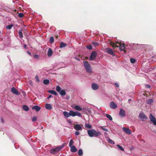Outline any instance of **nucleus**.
Masks as SVG:
<instances>
[{"mask_svg":"<svg viewBox=\"0 0 156 156\" xmlns=\"http://www.w3.org/2000/svg\"><path fill=\"white\" fill-rule=\"evenodd\" d=\"M83 63L84 66L87 72L88 73H91V69L90 64L87 62L86 61H83Z\"/></svg>","mask_w":156,"mask_h":156,"instance_id":"3","label":"nucleus"},{"mask_svg":"<svg viewBox=\"0 0 156 156\" xmlns=\"http://www.w3.org/2000/svg\"><path fill=\"white\" fill-rule=\"evenodd\" d=\"M70 151L72 152H75L77 151V149L74 146H73L70 147Z\"/></svg>","mask_w":156,"mask_h":156,"instance_id":"17","label":"nucleus"},{"mask_svg":"<svg viewBox=\"0 0 156 156\" xmlns=\"http://www.w3.org/2000/svg\"><path fill=\"white\" fill-rule=\"evenodd\" d=\"M36 80H37V82H39L40 81V80L39 79L38 76H36Z\"/></svg>","mask_w":156,"mask_h":156,"instance_id":"48","label":"nucleus"},{"mask_svg":"<svg viewBox=\"0 0 156 156\" xmlns=\"http://www.w3.org/2000/svg\"><path fill=\"white\" fill-rule=\"evenodd\" d=\"M70 116L74 117L77 116L78 117H80L81 116V115L80 113L78 112H74L73 110L70 111Z\"/></svg>","mask_w":156,"mask_h":156,"instance_id":"4","label":"nucleus"},{"mask_svg":"<svg viewBox=\"0 0 156 156\" xmlns=\"http://www.w3.org/2000/svg\"><path fill=\"white\" fill-rule=\"evenodd\" d=\"M110 44L114 48L119 47V50L121 51L124 50L125 48L124 44H121L119 42H116L115 43L110 42Z\"/></svg>","mask_w":156,"mask_h":156,"instance_id":"1","label":"nucleus"},{"mask_svg":"<svg viewBox=\"0 0 156 156\" xmlns=\"http://www.w3.org/2000/svg\"><path fill=\"white\" fill-rule=\"evenodd\" d=\"M139 117L140 119H141L142 121L143 119H147V118L143 112H140L139 115Z\"/></svg>","mask_w":156,"mask_h":156,"instance_id":"8","label":"nucleus"},{"mask_svg":"<svg viewBox=\"0 0 156 156\" xmlns=\"http://www.w3.org/2000/svg\"><path fill=\"white\" fill-rule=\"evenodd\" d=\"M86 47L87 48L90 50H91L92 48V46L91 45H89L88 46H87Z\"/></svg>","mask_w":156,"mask_h":156,"instance_id":"39","label":"nucleus"},{"mask_svg":"<svg viewBox=\"0 0 156 156\" xmlns=\"http://www.w3.org/2000/svg\"><path fill=\"white\" fill-rule=\"evenodd\" d=\"M11 92L16 95H19L20 94L19 92L14 87H12L11 89Z\"/></svg>","mask_w":156,"mask_h":156,"instance_id":"9","label":"nucleus"},{"mask_svg":"<svg viewBox=\"0 0 156 156\" xmlns=\"http://www.w3.org/2000/svg\"><path fill=\"white\" fill-rule=\"evenodd\" d=\"M68 123H71V121L70 120H68Z\"/></svg>","mask_w":156,"mask_h":156,"instance_id":"55","label":"nucleus"},{"mask_svg":"<svg viewBox=\"0 0 156 156\" xmlns=\"http://www.w3.org/2000/svg\"><path fill=\"white\" fill-rule=\"evenodd\" d=\"M50 153L51 154H54L57 152L55 150V149L53 148L51 150Z\"/></svg>","mask_w":156,"mask_h":156,"instance_id":"33","label":"nucleus"},{"mask_svg":"<svg viewBox=\"0 0 156 156\" xmlns=\"http://www.w3.org/2000/svg\"><path fill=\"white\" fill-rule=\"evenodd\" d=\"M34 57L35 58H38V55H34Z\"/></svg>","mask_w":156,"mask_h":156,"instance_id":"49","label":"nucleus"},{"mask_svg":"<svg viewBox=\"0 0 156 156\" xmlns=\"http://www.w3.org/2000/svg\"><path fill=\"white\" fill-rule=\"evenodd\" d=\"M49 83V80L48 79H45L43 80V83L44 84H48Z\"/></svg>","mask_w":156,"mask_h":156,"instance_id":"29","label":"nucleus"},{"mask_svg":"<svg viewBox=\"0 0 156 156\" xmlns=\"http://www.w3.org/2000/svg\"><path fill=\"white\" fill-rule=\"evenodd\" d=\"M22 29L20 30L18 32V34L20 37V38H22L23 37V35L22 34Z\"/></svg>","mask_w":156,"mask_h":156,"instance_id":"25","label":"nucleus"},{"mask_svg":"<svg viewBox=\"0 0 156 156\" xmlns=\"http://www.w3.org/2000/svg\"><path fill=\"white\" fill-rule=\"evenodd\" d=\"M78 154L80 156H82L83 155V151L81 149H79Z\"/></svg>","mask_w":156,"mask_h":156,"instance_id":"28","label":"nucleus"},{"mask_svg":"<svg viewBox=\"0 0 156 156\" xmlns=\"http://www.w3.org/2000/svg\"><path fill=\"white\" fill-rule=\"evenodd\" d=\"M149 117L151 121L153 123L154 125L156 126V119L151 114L150 115Z\"/></svg>","mask_w":156,"mask_h":156,"instance_id":"6","label":"nucleus"},{"mask_svg":"<svg viewBox=\"0 0 156 156\" xmlns=\"http://www.w3.org/2000/svg\"><path fill=\"white\" fill-rule=\"evenodd\" d=\"M101 128L103 129L104 131H105V132H108V129H107L105 128V127L104 126H101Z\"/></svg>","mask_w":156,"mask_h":156,"instance_id":"40","label":"nucleus"},{"mask_svg":"<svg viewBox=\"0 0 156 156\" xmlns=\"http://www.w3.org/2000/svg\"><path fill=\"white\" fill-rule=\"evenodd\" d=\"M97 55V53L96 51H93L90 55L89 60L91 61L94 60L96 57Z\"/></svg>","mask_w":156,"mask_h":156,"instance_id":"5","label":"nucleus"},{"mask_svg":"<svg viewBox=\"0 0 156 156\" xmlns=\"http://www.w3.org/2000/svg\"><path fill=\"white\" fill-rule=\"evenodd\" d=\"M64 145V144H63L62 145L60 146L59 147L54 148V149L57 152L58 151H60V150L63 147Z\"/></svg>","mask_w":156,"mask_h":156,"instance_id":"19","label":"nucleus"},{"mask_svg":"<svg viewBox=\"0 0 156 156\" xmlns=\"http://www.w3.org/2000/svg\"><path fill=\"white\" fill-rule=\"evenodd\" d=\"M45 107L46 109L48 110H51L52 108L51 105L49 104H46Z\"/></svg>","mask_w":156,"mask_h":156,"instance_id":"20","label":"nucleus"},{"mask_svg":"<svg viewBox=\"0 0 156 156\" xmlns=\"http://www.w3.org/2000/svg\"><path fill=\"white\" fill-rule=\"evenodd\" d=\"M29 83L30 84V85H32V82L31 81H29Z\"/></svg>","mask_w":156,"mask_h":156,"instance_id":"53","label":"nucleus"},{"mask_svg":"<svg viewBox=\"0 0 156 156\" xmlns=\"http://www.w3.org/2000/svg\"><path fill=\"white\" fill-rule=\"evenodd\" d=\"M59 93L62 96H64L66 94V91L64 90H61Z\"/></svg>","mask_w":156,"mask_h":156,"instance_id":"22","label":"nucleus"},{"mask_svg":"<svg viewBox=\"0 0 156 156\" xmlns=\"http://www.w3.org/2000/svg\"><path fill=\"white\" fill-rule=\"evenodd\" d=\"M82 125L76 124L74 126V129L77 131L82 130Z\"/></svg>","mask_w":156,"mask_h":156,"instance_id":"10","label":"nucleus"},{"mask_svg":"<svg viewBox=\"0 0 156 156\" xmlns=\"http://www.w3.org/2000/svg\"><path fill=\"white\" fill-rule=\"evenodd\" d=\"M108 139V141L109 143L113 144H115V142L113 141L110 139L109 138Z\"/></svg>","mask_w":156,"mask_h":156,"instance_id":"35","label":"nucleus"},{"mask_svg":"<svg viewBox=\"0 0 156 156\" xmlns=\"http://www.w3.org/2000/svg\"><path fill=\"white\" fill-rule=\"evenodd\" d=\"M23 108L25 111H28L29 110L28 107L26 105H24L23 106Z\"/></svg>","mask_w":156,"mask_h":156,"instance_id":"24","label":"nucleus"},{"mask_svg":"<svg viewBox=\"0 0 156 156\" xmlns=\"http://www.w3.org/2000/svg\"><path fill=\"white\" fill-rule=\"evenodd\" d=\"M2 121L3 122V119H2Z\"/></svg>","mask_w":156,"mask_h":156,"instance_id":"58","label":"nucleus"},{"mask_svg":"<svg viewBox=\"0 0 156 156\" xmlns=\"http://www.w3.org/2000/svg\"><path fill=\"white\" fill-rule=\"evenodd\" d=\"M36 120H37V118L35 116L32 119V121H35Z\"/></svg>","mask_w":156,"mask_h":156,"instance_id":"45","label":"nucleus"},{"mask_svg":"<svg viewBox=\"0 0 156 156\" xmlns=\"http://www.w3.org/2000/svg\"><path fill=\"white\" fill-rule=\"evenodd\" d=\"M24 48H27V45L26 44H25L24 45Z\"/></svg>","mask_w":156,"mask_h":156,"instance_id":"52","label":"nucleus"},{"mask_svg":"<svg viewBox=\"0 0 156 156\" xmlns=\"http://www.w3.org/2000/svg\"><path fill=\"white\" fill-rule=\"evenodd\" d=\"M53 51L51 48H49L48 51V57H51L52 56L53 54Z\"/></svg>","mask_w":156,"mask_h":156,"instance_id":"15","label":"nucleus"},{"mask_svg":"<svg viewBox=\"0 0 156 156\" xmlns=\"http://www.w3.org/2000/svg\"><path fill=\"white\" fill-rule=\"evenodd\" d=\"M87 132L89 136L90 137H93L94 136L97 137L99 135L101 134V133L100 132H97L94 129H89L87 130Z\"/></svg>","mask_w":156,"mask_h":156,"instance_id":"2","label":"nucleus"},{"mask_svg":"<svg viewBox=\"0 0 156 156\" xmlns=\"http://www.w3.org/2000/svg\"><path fill=\"white\" fill-rule=\"evenodd\" d=\"M115 85L117 87H119V84L117 83H115Z\"/></svg>","mask_w":156,"mask_h":156,"instance_id":"47","label":"nucleus"},{"mask_svg":"<svg viewBox=\"0 0 156 156\" xmlns=\"http://www.w3.org/2000/svg\"><path fill=\"white\" fill-rule=\"evenodd\" d=\"M14 25L13 24H10L8 25V26L6 27V28L7 29H11L12 27H13Z\"/></svg>","mask_w":156,"mask_h":156,"instance_id":"27","label":"nucleus"},{"mask_svg":"<svg viewBox=\"0 0 156 156\" xmlns=\"http://www.w3.org/2000/svg\"><path fill=\"white\" fill-rule=\"evenodd\" d=\"M122 130L126 133L128 134H130L132 133L131 130L129 128H126L123 127L122 128Z\"/></svg>","mask_w":156,"mask_h":156,"instance_id":"12","label":"nucleus"},{"mask_svg":"<svg viewBox=\"0 0 156 156\" xmlns=\"http://www.w3.org/2000/svg\"><path fill=\"white\" fill-rule=\"evenodd\" d=\"M110 106L111 108L113 109H115L117 107V105L114 102H110Z\"/></svg>","mask_w":156,"mask_h":156,"instance_id":"13","label":"nucleus"},{"mask_svg":"<svg viewBox=\"0 0 156 156\" xmlns=\"http://www.w3.org/2000/svg\"><path fill=\"white\" fill-rule=\"evenodd\" d=\"M63 114L65 117L66 118H68L70 116V111L68 112L66 111H64L63 112Z\"/></svg>","mask_w":156,"mask_h":156,"instance_id":"18","label":"nucleus"},{"mask_svg":"<svg viewBox=\"0 0 156 156\" xmlns=\"http://www.w3.org/2000/svg\"><path fill=\"white\" fill-rule=\"evenodd\" d=\"M48 92L50 94L54 95L55 96L57 95V94L56 92L53 90H48Z\"/></svg>","mask_w":156,"mask_h":156,"instance_id":"21","label":"nucleus"},{"mask_svg":"<svg viewBox=\"0 0 156 156\" xmlns=\"http://www.w3.org/2000/svg\"><path fill=\"white\" fill-rule=\"evenodd\" d=\"M91 87L92 89L94 90H97L98 88V85L95 83H93L91 85Z\"/></svg>","mask_w":156,"mask_h":156,"instance_id":"14","label":"nucleus"},{"mask_svg":"<svg viewBox=\"0 0 156 156\" xmlns=\"http://www.w3.org/2000/svg\"><path fill=\"white\" fill-rule=\"evenodd\" d=\"M74 108L78 111H81L82 110V108L78 105H75L74 106Z\"/></svg>","mask_w":156,"mask_h":156,"instance_id":"23","label":"nucleus"},{"mask_svg":"<svg viewBox=\"0 0 156 156\" xmlns=\"http://www.w3.org/2000/svg\"><path fill=\"white\" fill-rule=\"evenodd\" d=\"M146 87L147 88H150V86L149 85L147 84L146 85Z\"/></svg>","mask_w":156,"mask_h":156,"instance_id":"51","label":"nucleus"},{"mask_svg":"<svg viewBox=\"0 0 156 156\" xmlns=\"http://www.w3.org/2000/svg\"><path fill=\"white\" fill-rule=\"evenodd\" d=\"M52 97V96L51 95H49L48 97L47 98V99H49L50 98H51Z\"/></svg>","mask_w":156,"mask_h":156,"instance_id":"50","label":"nucleus"},{"mask_svg":"<svg viewBox=\"0 0 156 156\" xmlns=\"http://www.w3.org/2000/svg\"><path fill=\"white\" fill-rule=\"evenodd\" d=\"M76 131L75 132V134L76 135H78L79 134H80V133L79 132L77 131Z\"/></svg>","mask_w":156,"mask_h":156,"instance_id":"46","label":"nucleus"},{"mask_svg":"<svg viewBox=\"0 0 156 156\" xmlns=\"http://www.w3.org/2000/svg\"><path fill=\"white\" fill-rule=\"evenodd\" d=\"M75 58L77 60H80V59H77L76 57H75Z\"/></svg>","mask_w":156,"mask_h":156,"instance_id":"56","label":"nucleus"},{"mask_svg":"<svg viewBox=\"0 0 156 156\" xmlns=\"http://www.w3.org/2000/svg\"><path fill=\"white\" fill-rule=\"evenodd\" d=\"M135 59L133 58H130V62L132 63H134L135 62Z\"/></svg>","mask_w":156,"mask_h":156,"instance_id":"37","label":"nucleus"},{"mask_svg":"<svg viewBox=\"0 0 156 156\" xmlns=\"http://www.w3.org/2000/svg\"><path fill=\"white\" fill-rule=\"evenodd\" d=\"M131 100V99H130L128 100V102H129Z\"/></svg>","mask_w":156,"mask_h":156,"instance_id":"57","label":"nucleus"},{"mask_svg":"<svg viewBox=\"0 0 156 156\" xmlns=\"http://www.w3.org/2000/svg\"><path fill=\"white\" fill-rule=\"evenodd\" d=\"M56 91L58 93L61 90V88L59 86H56Z\"/></svg>","mask_w":156,"mask_h":156,"instance_id":"32","label":"nucleus"},{"mask_svg":"<svg viewBox=\"0 0 156 156\" xmlns=\"http://www.w3.org/2000/svg\"><path fill=\"white\" fill-rule=\"evenodd\" d=\"M50 43L51 44L53 43L54 42V38L53 37H51L50 38Z\"/></svg>","mask_w":156,"mask_h":156,"instance_id":"38","label":"nucleus"},{"mask_svg":"<svg viewBox=\"0 0 156 156\" xmlns=\"http://www.w3.org/2000/svg\"><path fill=\"white\" fill-rule=\"evenodd\" d=\"M27 53H28L29 55H31V53H30V52H29V51H28V52H27Z\"/></svg>","mask_w":156,"mask_h":156,"instance_id":"54","label":"nucleus"},{"mask_svg":"<svg viewBox=\"0 0 156 156\" xmlns=\"http://www.w3.org/2000/svg\"><path fill=\"white\" fill-rule=\"evenodd\" d=\"M153 102V100L152 99H150L148 100L147 102H148V103L150 104H151Z\"/></svg>","mask_w":156,"mask_h":156,"instance_id":"44","label":"nucleus"},{"mask_svg":"<svg viewBox=\"0 0 156 156\" xmlns=\"http://www.w3.org/2000/svg\"><path fill=\"white\" fill-rule=\"evenodd\" d=\"M106 51L108 54L112 55V56L115 55L112 49L109 48H107L106 49Z\"/></svg>","mask_w":156,"mask_h":156,"instance_id":"11","label":"nucleus"},{"mask_svg":"<svg viewBox=\"0 0 156 156\" xmlns=\"http://www.w3.org/2000/svg\"><path fill=\"white\" fill-rule=\"evenodd\" d=\"M106 116L110 120H112V118L110 115L108 114H106Z\"/></svg>","mask_w":156,"mask_h":156,"instance_id":"30","label":"nucleus"},{"mask_svg":"<svg viewBox=\"0 0 156 156\" xmlns=\"http://www.w3.org/2000/svg\"><path fill=\"white\" fill-rule=\"evenodd\" d=\"M92 44L94 45L95 46H98L99 45V44L98 43L95 42H93Z\"/></svg>","mask_w":156,"mask_h":156,"instance_id":"41","label":"nucleus"},{"mask_svg":"<svg viewBox=\"0 0 156 156\" xmlns=\"http://www.w3.org/2000/svg\"><path fill=\"white\" fill-rule=\"evenodd\" d=\"M32 109H34L36 112H37L40 110L41 107L37 105H35L32 107Z\"/></svg>","mask_w":156,"mask_h":156,"instance_id":"16","label":"nucleus"},{"mask_svg":"<svg viewBox=\"0 0 156 156\" xmlns=\"http://www.w3.org/2000/svg\"><path fill=\"white\" fill-rule=\"evenodd\" d=\"M23 14L22 13H20L18 14V16L20 17H22L23 16Z\"/></svg>","mask_w":156,"mask_h":156,"instance_id":"43","label":"nucleus"},{"mask_svg":"<svg viewBox=\"0 0 156 156\" xmlns=\"http://www.w3.org/2000/svg\"><path fill=\"white\" fill-rule=\"evenodd\" d=\"M104 135L105 136L106 138V139L109 138L108 135L107 133H106V132L104 133Z\"/></svg>","mask_w":156,"mask_h":156,"instance_id":"42","label":"nucleus"},{"mask_svg":"<svg viewBox=\"0 0 156 156\" xmlns=\"http://www.w3.org/2000/svg\"><path fill=\"white\" fill-rule=\"evenodd\" d=\"M117 146L119 148V149H120V150H121V151H124V148H123V147H122L120 146L119 145V144L117 145Z\"/></svg>","mask_w":156,"mask_h":156,"instance_id":"36","label":"nucleus"},{"mask_svg":"<svg viewBox=\"0 0 156 156\" xmlns=\"http://www.w3.org/2000/svg\"><path fill=\"white\" fill-rule=\"evenodd\" d=\"M85 127L89 129H91L92 128V126L89 124H86L85 125Z\"/></svg>","mask_w":156,"mask_h":156,"instance_id":"34","label":"nucleus"},{"mask_svg":"<svg viewBox=\"0 0 156 156\" xmlns=\"http://www.w3.org/2000/svg\"><path fill=\"white\" fill-rule=\"evenodd\" d=\"M66 46V44H65V43H64L63 42H61L60 43L59 48H62L65 47Z\"/></svg>","mask_w":156,"mask_h":156,"instance_id":"26","label":"nucleus"},{"mask_svg":"<svg viewBox=\"0 0 156 156\" xmlns=\"http://www.w3.org/2000/svg\"><path fill=\"white\" fill-rule=\"evenodd\" d=\"M73 140L72 139H71L69 141V146L70 147L72 146H73Z\"/></svg>","mask_w":156,"mask_h":156,"instance_id":"31","label":"nucleus"},{"mask_svg":"<svg viewBox=\"0 0 156 156\" xmlns=\"http://www.w3.org/2000/svg\"><path fill=\"white\" fill-rule=\"evenodd\" d=\"M125 111L122 108H121L120 109L119 115V116L122 117H124L126 116Z\"/></svg>","mask_w":156,"mask_h":156,"instance_id":"7","label":"nucleus"}]
</instances>
